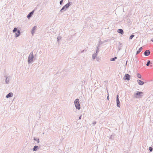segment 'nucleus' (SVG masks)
I'll use <instances>...</instances> for the list:
<instances>
[{"label":"nucleus","instance_id":"obj_1","mask_svg":"<svg viewBox=\"0 0 153 153\" xmlns=\"http://www.w3.org/2000/svg\"><path fill=\"white\" fill-rule=\"evenodd\" d=\"M75 106L77 109H79L80 108V106L79 103V100L78 99L75 100L74 101Z\"/></svg>","mask_w":153,"mask_h":153},{"label":"nucleus","instance_id":"obj_2","mask_svg":"<svg viewBox=\"0 0 153 153\" xmlns=\"http://www.w3.org/2000/svg\"><path fill=\"white\" fill-rule=\"evenodd\" d=\"M33 56L32 53H31L28 58V61L29 63L31 62L33 60Z\"/></svg>","mask_w":153,"mask_h":153},{"label":"nucleus","instance_id":"obj_3","mask_svg":"<svg viewBox=\"0 0 153 153\" xmlns=\"http://www.w3.org/2000/svg\"><path fill=\"white\" fill-rule=\"evenodd\" d=\"M130 76L128 74H125V76L123 77V79L124 80H127L128 81L130 80Z\"/></svg>","mask_w":153,"mask_h":153},{"label":"nucleus","instance_id":"obj_4","mask_svg":"<svg viewBox=\"0 0 153 153\" xmlns=\"http://www.w3.org/2000/svg\"><path fill=\"white\" fill-rule=\"evenodd\" d=\"M70 3H68L65 5L62 8L61 10V11H62V10L64 9H66V8H68L70 6Z\"/></svg>","mask_w":153,"mask_h":153},{"label":"nucleus","instance_id":"obj_5","mask_svg":"<svg viewBox=\"0 0 153 153\" xmlns=\"http://www.w3.org/2000/svg\"><path fill=\"white\" fill-rule=\"evenodd\" d=\"M143 94V92H141L137 91L135 94V97L136 98L138 97V96L140 97V94Z\"/></svg>","mask_w":153,"mask_h":153},{"label":"nucleus","instance_id":"obj_6","mask_svg":"<svg viewBox=\"0 0 153 153\" xmlns=\"http://www.w3.org/2000/svg\"><path fill=\"white\" fill-rule=\"evenodd\" d=\"M150 53V52L149 50H146L144 52V54L145 56H148Z\"/></svg>","mask_w":153,"mask_h":153},{"label":"nucleus","instance_id":"obj_7","mask_svg":"<svg viewBox=\"0 0 153 153\" xmlns=\"http://www.w3.org/2000/svg\"><path fill=\"white\" fill-rule=\"evenodd\" d=\"M137 82L138 84L140 85H143L144 84V82L140 80H137Z\"/></svg>","mask_w":153,"mask_h":153},{"label":"nucleus","instance_id":"obj_8","mask_svg":"<svg viewBox=\"0 0 153 153\" xmlns=\"http://www.w3.org/2000/svg\"><path fill=\"white\" fill-rule=\"evenodd\" d=\"M33 12L34 11L33 10L32 11V12L30 13L27 16V17L29 19L31 16V15L33 14Z\"/></svg>","mask_w":153,"mask_h":153},{"label":"nucleus","instance_id":"obj_9","mask_svg":"<svg viewBox=\"0 0 153 153\" xmlns=\"http://www.w3.org/2000/svg\"><path fill=\"white\" fill-rule=\"evenodd\" d=\"M117 32L118 33H120L121 34H123V30L121 29H119L117 30Z\"/></svg>","mask_w":153,"mask_h":153},{"label":"nucleus","instance_id":"obj_10","mask_svg":"<svg viewBox=\"0 0 153 153\" xmlns=\"http://www.w3.org/2000/svg\"><path fill=\"white\" fill-rule=\"evenodd\" d=\"M13 95V94L12 93H10L6 96L7 98H9L10 97H11Z\"/></svg>","mask_w":153,"mask_h":153},{"label":"nucleus","instance_id":"obj_11","mask_svg":"<svg viewBox=\"0 0 153 153\" xmlns=\"http://www.w3.org/2000/svg\"><path fill=\"white\" fill-rule=\"evenodd\" d=\"M142 49H143L142 47H140V48L139 50L137 52V53H136V54H137L138 53H140L142 51Z\"/></svg>","mask_w":153,"mask_h":153},{"label":"nucleus","instance_id":"obj_12","mask_svg":"<svg viewBox=\"0 0 153 153\" xmlns=\"http://www.w3.org/2000/svg\"><path fill=\"white\" fill-rule=\"evenodd\" d=\"M36 26H34L33 28V29H32V31H31V33L32 34H33V33H34V32H35V29H36Z\"/></svg>","mask_w":153,"mask_h":153},{"label":"nucleus","instance_id":"obj_13","mask_svg":"<svg viewBox=\"0 0 153 153\" xmlns=\"http://www.w3.org/2000/svg\"><path fill=\"white\" fill-rule=\"evenodd\" d=\"M16 34V37L19 36L20 35V34L19 30H17V32Z\"/></svg>","mask_w":153,"mask_h":153},{"label":"nucleus","instance_id":"obj_14","mask_svg":"<svg viewBox=\"0 0 153 153\" xmlns=\"http://www.w3.org/2000/svg\"><path fill=\"white\" fill-rule=\"evenodd\" d=\"M38 148V146H35L34 147V148H33V151H36L37 149Z\"/></svg>","mask_w":153,"mask_h":153},{"label":"nucleus","instance_id":"obj_15","mask_svg":"<svg viewBox=\"0 0 153 153\" xmlns=\"http://www.w3.org/2000/svg\"><path fill=\"white\" fill-rule=\"evenodd\" d=\"M137 77L139 78H141V75L139 73H137Z\"/></svg>","mask_w":153,"mask_h":153},{"label":"nucleus","instance_id":"obj_16","mask_svg":"<svg viewBox=\"0 0 153 153\" xmlns=\"http://www.w3.org/2000/svg\"><path fill=\"white\" fill-rule=\"evenodd\" d=\"M117 59V57H115L114 58H113L110 59V61H114L116 59Z\"/></svg>","mask_w":153,"mask_h":153},{"label":"nucleus","instance_id":"obj_17","mask_svg":"<svg viewBox=\"0 0 153 153\" xmlns=\"http://www.w3.org/2000/svg\"><path fill=\"white\" fill-rule=\"evenodd\" d=\"M117 105L118 107H120V102L119 101H117Z\"/></svg>","mask_w":153,"mask_h":153},{"label":"nucleus","instance_id":"obj_18","mask_svg":"<svg viewBox=\"0 0 153 153\" xmlns=\"http://www.w3.org/2000/svg\"><path fill=\"white\" fill-rule=\"evenodd\" d=\"M150 61H149V60H148V62H147V64H146V65H147V66H149V64H150Z\"/></svg>","mask_w":153,"mask_h":153},{"label":"nucleus","instance_id":"obj_19","mask_svg":"<svg viewBox=\"0 0 153 153\" xmlns=\"http://www.w3.org/2000/svg\"><path fill=\"white\" fill-rule=\"evenodd\" d=\"M34 140H36V141L38 143H39V139L38 138H34Z\"/></svg>","mask_w":153,"mask_h":153},{"label":"nucleus","instance_id":"obj_20","mask_svg":"<svg viewBox=\"0 0 153 153\" xmlns=\"http://www.w3.org/2000/svg\"><path fill=\"white\" fill-rule=\"evenodd\" d=\"M134 36V35H131L129 38L130 39H132V38Z\"/></svg>","mask_w":153,"mask_h":153},{"label":"nucleus","instance_id":"obj_21","mask_svg":"<svg viewBox=\"0 0 153 153\" xmlns=\"http://www.w3.org/2000/svg\"><path fill=\"white\" fill-rule=\"evenodd\" d=\"M17 30V29L16 28H15L13 30V32H15Z\"/></svg>","mask_w":153,"mask_h":153},{"label":"nucleus","instance_id":"obj_22","mask_svg":"<svg viewBox=\"0 0 153 153\" xmlns=\"http://www.w3.org/2000/svg\"><path fill=\"white\" fill-rule=\"evenodd\" d=\"M149 149L150 152H152V148L151 147H149Z\"/></svg>","mask_w":153,"mask_h":153},{"label":"nucleus","instance_id":"obj_23","mask_svg":"<svg viewBox=\"0 0 153 153\" xmlns=\"http://www.w3.org/2000/svg\"><path fill=\"white\" fill-rule=\"evenodd\" d=\"M119 101L118 98V95H117L116 101Z\"/></svg>","mask_w":153,"mask_h":153},{"label":"nucleus","instance_id":"obj_24","mask_svg":"<svg viewBox=\"0 0 153 153\" xmlns=\"http://www.w3.org/2000/svg\"><path fill=\"white\" fill-rule=\"evenodd\" d=\"M63 2V1L62 0H61L60 1V4H62V3Z\"/></svg>","mask_w":153,"mask_h":153},{"label":"nucleus","instance_id":"obj_25","mask_svg":"<svg viewBox=\"0 0 153 153\" xmlns=\"http://www.w3.org/2000/svg\"><path fill=\"white\" fill-rule=\"evenodd\" d=\"M107 99H108V100H109V96H108L107 97Z\"/></svg>","mask_w":153,"mask_h":153},{"label":"nucleus","instance_id":"obj_26","mask_svg":"<svg viewBox=\"0 0 153 153\" xmlns=\"http://www.w3.org/2000/svg\"><path fill=\"white\" fill-rule=\"evenodd\" d=\"M151 41L153 42V38L151 39Z\"/></svg>","mask_w":153,"mask_h":153},{"label":"nucleus","instance_id":"obj_27","mask_svg":"<svg viewBox=\"0 0 153 153\" xmlns=\"http://www.w3.org/2000/svg\"><path fill=\"white\" fill-rule=\"evenodd\" d=\"M81 117H79V119H80L81 118Z\"/></svg>","mask_w":153,"mask_h":153}]
</instances>
